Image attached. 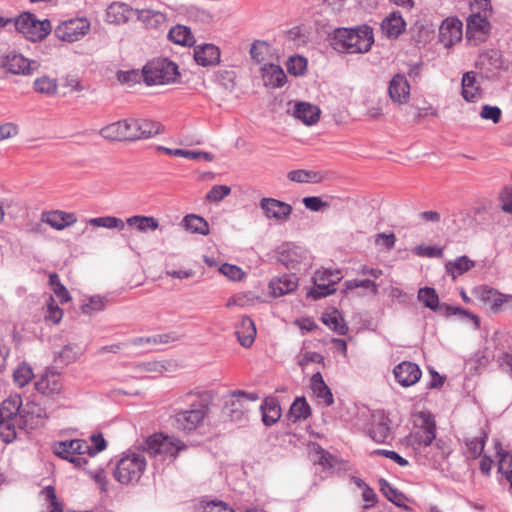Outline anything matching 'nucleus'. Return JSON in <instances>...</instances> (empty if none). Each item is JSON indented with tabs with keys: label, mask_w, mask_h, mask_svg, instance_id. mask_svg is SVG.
Masks as SVG:
<instances>
[{
	"label": "nucleus",
	"mask_w": 512,
	"mask_h": 512,
	"mask_svg": "<svg viewBox=\"0 0 512 512\" xmlns=\"http://www.w3.org/2000/svg\"><path fill=\"white\" fill-rule=\"evenodd\" d=\"M181 400L188 404L190 408L178 412L175 415V421L178 429L190 432L203 423L205 417L208 415L212 397L206 391H190L183 395Z\"/></svg>",
	"instance_id": "f257e3e1"
},
{
	"label": "nucleus",
	"mask_w": 512,
	"mask_h": 512,
	"mask_svg": "<svg viewBox=\"0 0 512 512\" xmlns=\"http://www.w3.org/2000/svg\"><path fill=\"white\" fill-rule=\"evenodd\" d=\"M373 42V32L368 26L336 29L331 39L332 47L342 53H365Z\"/></svg>",
	"instance_id": "f03ea898"
},
{
	"label": "nucleus",
	"mask_w": 512,
	"mask_h": 512,
	"mask_svg": "<svg viewBox=\"0 0 512 512\" xmlns=\"http://www.w3.org/2000/svg\"><path fill=\"white\" fill-rule=\"evenodd\" d=\"M144 449L152 457L173 462L187 445L175 436L155 433L146 439Z\"/></svg>",
	"instance_id": "7ed1b4c3"
},
{
	"label": "nucleus",
	"mask_w": 512,
	"mask_h": 512,
	"mask_svg": "<svg viewBox=\"0 0 512 512\" xmlns=\"http://www.w3.org/2000/svg\"><path fill=\"white\" fill-rule=\"evenodd\" d=\"M146 459L143 454L129 453L123 455L117 462L113 476L121 484L129 485L138 483L146 470Z\"/></svg>",
	"instance_id": "20e7f679"
},
{
	"label": "nucleus",
	"mask_w": 512,
	"mask_h": 512,
	"mask_svg": "<svg viewBox=\"0 0 512 512\" xmlns=\"http://www.w3.org/2000/svg\"><path fill=\"white\" fill-rule=\"evenodd\" d=\"M179 76L178 66L168 59H155L143 68V78L147 85L172 84Z\"/></svg>",
	"instance_id": "39448f33"
},
{
	"label": "nucleus",
	"mask_w": 512,
	"mask_h": 512,
	"mask_svg": "<svg viewBox=\"0 0 512 512\" xmlns=\"http://www.w3.org/2000/svg\"><path fill=\"white\" fill-rule=\"evenodd\" d=\"M53 452L58 457L68 460L76 467L81 468L87 463L85 455L92 454V446L82 439L65 440L55 443L53 445Z\"/></svg>",
	"instance_id": "423d86ee"
},
{
	"label": "nucleus",
	"mask_w": 512,
	"mask_h": 512,
	"mask_svg": "<svg viewBox=\"0 0 512 512\" xmlns=\"http://www.w3.org/2000/svg\"><path fill=\"white\" fill-rule=\"evenodd\" d=\"M340 270H317L313 277L314 287L307 292V297L313 300L329 296L336 292V284L342 279Z\"/></svg>",
	"instance_id": "0eeeda50"
},
{
	"label": "nucleus",
	"mask_w": 512,
	"mask_h": 512,
	"mask_svg": "<svg viewBox=\"0 0 512 512\" xmlns=\"http://www.w3.org/2000/svg\"><path fill=\"white\" fill-rule=\"evenodd\" d=\"M15 27L18 32L33 42L43 40L52 30L49 20H38L30 13H24L16 18Z\"/></svg>",
	"instance_id": "6e6552de"
},
{
	"label": "nucleus",
	"mask_w": 512,
	"mask_h": 512,
	"mask_svg": "<svg viewBox=\"0 0 512 512\" xmlns=\"http://www.w3.org/2000/svg\"><path fill=\"white\" fill-rule=\"evenodd\" d=\"M90 26L86 17H74L61 21L55 27L54 33L60 41L73 43L85 37L90 31Z\"/></svg>",
	"instance_id": "1a4fd4ad"
},
{
	"label": "nucleus",
	"mask_w": 512,
	"mask_h": 512,
	"mask_svg": "<svg viewBox=\"0 0 512 512\" xmlns=\"http://www.w3.org/2000/svg\"><path fill=\"white\" fill-rule=\"evenodd\" d=\"M474 295L481 302L483 307L492 313L504 311L512 302V295L503 294L488 286L477 287L474 290Z\"/></svg>",
	"instance_id": "9d476101"
},
{
	"label": "nucleus",
	"mask_w": 512,
	"mask_h": 512,
	"mask_svg": "<svg viewBox=\"0 0 512 512\" xmlns=\"http://www.w3.org/2000/svg\"><path fill=\"white\" fill-rule=\"evenodd\" d=\"M127 141L133 142L153 137L161 132V124L148 119H126Z\"/></svg>",
	"instance_id": "9b49d317"
},
{
	"label": "nucleus",
	"mask_w": 512,
	"mask_h": 512,
	"mask_svg": "<svg viewBox=\"0 0 512 512\" xmlns=\"http://www.w3.org/2000/svg\"><path fill=\"white\" fill-rule=\"evenodd\" d=\"M490 32V23L487 15L479 12L472 13L467 18L466 36L475 45L483 42Z\"/></svg>",
	"instance_id": "f8f14e48"
},
{
	"label": "nucleus",
	"mask_w": 512,
	"mask_h": 512,
	"mask_svg": "<svg viewBox=\"0 0 512 512\" xmlns=\"http://www.w3.org/2000/svg\"><path fill=\"white\" fill-rule=\"evenodd\" d=\"M0 65L13 74L22 75L30 74L38 68L37 62L30 61L21 54H17L15 52L8 53L1 57Z\"/></svg>",
	"instance_id": "ddd939ff"
},
{
	"label": "nucleus",
	"mask_w": 512,
	"mask_h": 512,
	"mask_svg": "<svg viewBox=\"0 0 512 512\" xmlns=\"http://www.w3.org/2000/svg\"><path fill=\"white\" fill-rule=\"evenodd\" d=\"M484 95V90L474 71L465 72L461 79V96L468 103L479 102Z\"/></svg>",
	"instance_id": "4468645a"
},
{
	"label": "nucleus",
	"mask_w": 512,
	"mask_h": 512,
	"mask_svg": "<svg viewBox=\"0 0 512 512\" xmlns=\"http://www.w3.org/2000/svg\"><path fill=\"white\" fill-rule=\"evenodd\" d=\"M396 381L403 387H410L416 384L421 376L420 367L413 362L403 361L395 366L393 370Z\"/></svg>",
	"instance_id": "2eb2a0df"
},
{
	"label": "nucleus",
	"mask_w": 512,
	"mask_h": 512,
	"mask_svg": "<svg viewBox=\"0 0 512 512\" xmlns=\"http://www.w3.org/2000/svg\"><path fill=\"white\" fill-rule=\"evenodd\" d=\"M462 39V22L457 18L445 19L439 28V41L449 48Z\"/></svg>",
	"instance_id": "dca6fc26"
},
{
	"label": "nucleus",
	"mask_w": 512,
	"mask_h": 512,
	"mask_svg": "<svg viewBox=\"0 0 512 512\" xmlns=\"http://www.w3.org/2000/svg\"><path fill=\"white\" fill-rule=\"evenodd\" d=\"M260 207L269 219L285 221L292 213V206L274 198H263Z\"/></svg>",
	"instance_id": "f3484780"
},
{
	"label": "nucleus",
	"mask_w": 512,
	"mask_h": 512,
	"mask_svg": "<svg viewBox=\"0 0 512 512\" xmlns=\"http://www.w3.org/2000/svg\"><path fill=\"white\" fill-rule=\"evenodd\" d=\"M41 221L56 230H64L65 228L74 225L77 222V217L74 213L65 212L63 210H53L43 212Z\"/></svg>",
	"instance_id": "a211bd4d"
},
{
	"label": "nucleus",
	"mask_w": 512,
	"mask_h": 512,
	"mask_svg": "<svg viewBox=\"0 0 512 512\" xmlns=\"http://www.w3.org/2000/svg\"><path fill=\"white\" fill-rule=\"evenodd\" d=\"M292 114L304 125L312 126L319 121L321 110L317 105L309 102H297L294 105Z\"/></svg>",
	"instance_id": "6ab92c4d"
},
{
	"label": "nucleus",
	"mask_w": 512,
	"mask_h": 512,
	"mask_svg": "<svg viewBox=\"0 0 512 512\" xmlns=\"http://www.w3.org/2000/svg\"><path fill=\"white\" fill-rule=\"evenodd\" d=\"M389 96L398 104H405L410 97V84L404 75H395L389 84Z\"/></svg>",
	"instance_id": "aec40b11"
},
{
	"label": "nucleus",
	"mask_w": 512,
	"mask_h": 512,
	"mask_svg": "<svg viewBox=\"0 0 512 512\" xmlns=\"http://www.w3.org/2000/svg\"><path fill=\"white\" fill-rule=\"evenodd\" d=\"M264 86L271 89L280 88L287 81L284 70L276 64H266L261 68Z\"/></svg>",
	"instance_id": "412c9836"
},
{
	"label": "nucleus",
	"mask_w": 512,
	"mask_h": 512,
	"mask_svg": "<svg viewBox=\"0 0 512 512\" xmlns=\"http://www.w3.org/2000/svg\"><path fill=\"white\" fill-rule=\"evenodd\" d=\"M194 59L201 66L216 65L220 61V50L214 44H201L194 48Z\"/></svg>",
	"instance_id": "4be33fe9"
},
{
	"label": "nucleus",
	"mask_w": 512,
	"mask_h": 512,
	"mask_svg": "<svg viewBox=\"0 0 512 512\" xmlns=\"http://www.w3.org/2000/svg\"><path fill=\"white\" fill-rule=\"evenodd\" d=\"M133 9L126 3L113 2L106 10V20L112 24H125L133 16Z\"/></svg>",
	"instance_id": "5701e85b"
},
{
	"label": "nucleus",
	"mask_w": 512,
	"mask_h": 512,
	"mask_svg": "<svg viewBox=\"0 0 512 512\" xmlns=\"http://www.w3.org/2000/svg\"><path fill=\"white\" fill-rule=\"evenodd\" d=\"M298 287V279L294 274H284L273 278L269 283L271 293L275 297H280L293 292Z\"/></svg>",
	"instance_id": "b1692460"
},
{
	"label": "nucleus",
	"mask_w": 512,
	"mask_h": 512,
	"mask_svg": "<svg viewBox=\"0 0 512 512\" xmlns=\"http://www.w3.org/2000/svg\"><path fill=\"white\" fill-rule=\"evenodd\" d=\"M37 391L45 395H53L61 390V376L57 372L46 371L35 383Z\"/></svg>",
	"instance_id": "393cba45"
},
{
	"label": "nucleus",
	"mask_w": 512,
	"mask_h": 512,
	"mask_svg": "<svg viewBox=\"0 0 512 512\" xmlns=\"http://www.w3.org/2000/svg\"><path fill=\"white\" fill-rule=\"evenodd\" d=\"M99 135L110 142H126L127 129L126 119L112 122L99 130Z\"/></svg>",
	"instance_id": "a878e982"
},
{
	"label": "nucleus",
	"mask_w": 512,
	"mask_h": 512,
	"mask_svg": "<svg viewBox=\"0 0 512 512\" xmlns=\"http://www.w3.org/2000/svg\"><path fill=\"white\" fill-rule=\"evenodd\" d=\"M235 334L243 347H250L256 337V327L253 320L249 317H243L236 325Z\"/></svg>",
	"instance_id": "bb28decb"
},
{
	"label": "nucleus",
	"mask_w": 512,
	"mask_h": 512,
	"mask_svg": "<svg viewBox=\"0 0 512 512\" xmlns=\"http://www.w3.org/2000/svg\"><path fill=\"white\" fill-rule=\"evenodd\" d=\"M406 23L399 12L390 13L381 23V30L388 38H397L404 30Z\"/></svg>",
	"instance_id": "cd10ccee"
},
{
	"label": "nucleus",
	"mask_w": 512,
	"mask_h": 512,
	"mask_svg": "<svg viewBox=\"0 0 512 512\" xmlns=\"http://www.w3.org/2000/svg\"><path fill=\"white\" fill-rule=\"evenodd\" d=\"M390 435V420L383 413L373 415L371 438L377 443H384Z\"/></svg>",
	"instance_id": "c85d7f7f"
},
{
	"label": "nucleus",
	"mask_w": 512,
	"mask_h": 512,
	"mask_svg": "<svg viewBox=\"0 0 512 512\" xmlns=\"http://www.w3.org/2000/svg\"><path fill=\"white\" fill-rule=\"evenodd\" d=\"M124 222L131 230L140 233L155 231L159 228V221L153 216L133 215L128 217Z\"/></svg>",
	"instance_id": "c756f323"
},
{
	"label": "nucleus",
	"mask_w": 512,
	"mask_h": 512,
	"mask_svg": "<svg viewBox=\"0 0 512 512\" xmlns=\"http://www.w3.org/2000/svg\"><path fill=\"white\" fill-rule=\"evenodd\" d=\"M22 406V398L20 395H11L0 404V419L15 420Z\"/></svg>",
	"instance_id": "7c9ffc66"
},
{
	"label": "nucleus",
	"mask_w": 512,
	"mask_h": 512,
	"mask_svg": "<svg viewBox=\"0 0 512 512\" xmlns=\"http://www.w3.org/2000/svg\"><path fill=\"white\" fill-rule=\"evenodd\" d=\"M135 13L138 20L150 28H160L166 22L165 14L157 10L145 8L136 10Z\"/></svg>",
	"instance_id": "2f4dec72"
},
{
	"label": "nucleus",
	"mask_w": 512,
	"mask_h": 512,
	"mask_svg": "<svg viewBox=\"0 0 512 512\" xmlns=\"http://www.w3.org/2000/svg\"><path fill=\"white\" fill-rule=\"evenodd\" d=\"M311 415V407L304 397H297L292 403L288 417L293 423L306 420Z\"/></svg>",
	"instance_id": "473e14b6"
},
{
	"label": "nucleus",
	"mask_w": 512,
	"mask_h": 512,
	"mask_svg": "<svg viewBox=\"0 0 512 512\" xmlns=\"http://www.w3.org/2000/svg\"><path fill=\"white\" fill-rule=\"evenodd\" d=\"M311 388L316 397L321 399L325 405L330 406L333 403V395L320 373L312 376Z\"/></svg>",
	"instance_id": "72a5a7b5"
},
{
	"label": "nucleus",
	"mask_w": 512,
	"mask_h": 512,
	"mask_svg": "<svg viewBox=\"0 0 512 512\" xmlns=\"http://www.w3.org/2000/svg\"><path fill=\"white\" fill-rule=\"evenodd\" d=\"M169 39L178 45L191 46L194 43V37L189 27L176 25L172 27L168 34Z\"/></svg>",
	"instance_id": "f704fd0d"
},
{
	"label": "nucleus",
	"mask_w": 512,
	"mask_h": 512,
	"mask_svg": "<svg viewBox=\"0 0 512 512\" xmlns=\"http://www.w3.org/2000/svg\"><path fill=\"white\" fill-rule=\"evenodd\" d=\"M262 420L265 425L276 423L281 417V408L273 399H266L261 405Z\"/></svg>",
	"instance_id": "c9c22d12"
},
{
	"label": "nucleus",
	"mask_w": 512,
	"mask_h": 512,
	"mask_svg": "<svg viewBox=\"0 0 512 512\" xmlns=\"http://www.w3.org/2000/svg\"><path fill=\"white\" fill-rule=\"evenodd\" d=\"M182 224L184 228L191 233L207 235L209 233V225L207 221L194 214L187 215L183 218Z\"/></svg>",
	"instance_id": "e433bc0d"
},
{
	"label": "nucleus",
	"mask_w": 512,
	"mask_h": 512,
	"mask_svg": "<svg viewBox=\"0 0 512 512\" xmlns=\"http://www.w3.org/2000/svg\"><path fill=\"white\" fill-rule=\"evenodd\" d=\"M287 178L296 183H318L322 176L313 170L297 169L288 172Z\"/></svg>",
	"instance_id": "4c0bfd02"
},
{
	"label": "nucleus",
	"mask_w": 512,
	"mask_h": 512,
	"mask_svg": "<svg viewBox=\"0 0 512 512\" xmlns=\"http://www.w3.org/2000/svg\"><path fill=\"white\" fill-rule=\"evenodd\" d=\"M88 225L93 227H101L106 229H117L119 231L124 230L125 222L118 217L115 216H103L91 218L87 221Z\"/></svg>",
	"instance_id": "58836bf2"
},
{
	"label": "nucleus",
	"mask_w": 512,
	"mask_h": 512,
	"mask_svg": "<svg viewBox=\"0 0 512 512\" xmlns=\"http://www.w3.org/2000/svg\"><path fill=\"white\" fill-rule=\"evenodd\" d=\"M474 266L473 261H471L466 256H461L457 258L455 261H450L446 264V270L452 278H457L461 276L468 270H470Z\"/></svg>",
	"instance_id": "ea45409f"
},
{
	"label": "nucleus",
	"mask_w": 512,
	"mask_h": 512,
	"mask_svg": "<svg viewBox=\"0 0 512 512\" xmlns=\"http://www.w3.org/2000/svg\"><path fill=\"white\" fill-rule=\"evenodd\" d=\"M380 489L389 501L393 502L398 507L407 508V497L392 487L385 479L380 480Z\"/></svg>",
	"instance_id": "a19ab883"
},
{
	"label": "nucleus",
	"mask_w": 512,
	"mask_h": 512,
	"mask_svg": "<svg viewBox=\"0 0 512 512\" xmlns=\"http://www.w3.org/2000/svg\"><path fill=\"white\" fill-rule=\"evenodd\" d=\"M33 87L37 93L52 96L57 93L58 84L54 78L41 76L34 81Z\"/></svg>",
	"instance_id": "79ce46f5"
},
{
	"label": "nucleus",
	"mask_w": 512,
	"mask_h": 512,
	"mask_svg": "<svg viewBox=\"0 0 512 512\" xmlns=\"http://www.w3.org/2000/svg\"><path fill=\"white\" fill-rule=\"evenodd\" d=\"M322 321L325 325L340 335H344L348 330L347 326L343 323V319L336 310L324 313Z\"/></svg>",
	"instance_id": "37998d69"
},
{
	"label": "nucleus",
	"mask_w": 512,
	"mask_h": 512,
	"mask_svg": "<svg viewBox=\"0 0 512 512\" xmlns=\"http://www.w3.org/2000/svg\"><path fill=\"white\" fill-rule=\"evenodd\" d=\"M34 377L32 367L26 363H21L13 372V379L17 386L24 387Z\"/></svg>",
	"instance_id": "c03bdc74"
},
{
	"label": "nucleus",
	"mask_w": 512,
	"mask_h": 512,
	"mask_svg": "<svg viewBox=\"0 0 512 512\" xmlns=\"http://www.w3.org/2000/svg\"><path fill=\"white\" fill-rule=\"evenodd\" d=\"M420 418L422 423L420 429L417 432L426 434V441L433 442L436 438V423L434 418L427 413L421 412Z\"/></svg>",
	"instance_id": "a18cd8bd"
},
{
	"label": "nucleus",
	"mask_w": 512,
	"mask_h": 512,
	"mask_svg": "<svg viewBox=\"0 0 512 512\" xmlns=\"http://www.w3.org/2000/svg\"><path fill=\"white\" fill-rule=\"evenodd\" d=\"M44 319L53 324H59L63 318V310L56 304L54 298L49 296L46 300Z\"/></svg>",
	"instance_id": "49530a36"
},
{
	"label": "nucleus",
	"mask_w": 512,
	"mask_h": 512,
	"mask_svg": "<svg viewBox=\"0 0 512 512\" xmlns=\"http://www.w3.org/2000/svg\"><path fill=\"white\" fill-rule=\"evenodd\" d=\"M307 69V61L304 57L295 55L291 56L287 62V70L290 74L299 76L303 75Z\"/></svg>",
	"instance_id": "de8ad7c7"
},
{
	"label": "nucleus",
	"mask_w": 512,
	"mask_h": 512,
	"mask_svg": "<svg viewBox=\"0 0 512 512\" xmlns=\"http://www.w3.org/2000/svg\"><path fill=\"white\" fill-rule=\"evenodd\" d=\"M418 298L424 305L430 309L438 307L439 299L435 290L429 287L421 288L418 292Z\"/></svg>",
	"instance_id": "09e8293b"
},
{
	"label": "nucleus",
	"mask_w": 512,
	"mask_h": 512,
	"mask_svg": "<svg viewBox=\"0 0 512 512\" xmlns=\"http://www.w3.org/2000/svg\"><path fill=\"white\" fill-rule=\"evenodd\" d=\"M106 300L101 296H92L89 298L87 303L81 306V310L84 314L90 315L95 312H99L105 309Z\"/></svg>",
	"instance_id": "8fccbe9b"
},
{
	"label": "nucleus",
	"mask_w": 512,
	"mask_h": 512,
	"mask_svg": "<svg viewBox=\"0 0 512 512\" xmlns=\"http://www.w3.org/2000/svg\"><path fill=\"white\" fill-rule=\"evenodd\" d=\"M344 286H345V291L353 290L356 288H366V289H369L373 295H376L378 293V285L374 281L369 280V279L348 280L344 283Z\"/></svg>",
	"instance_id": "3c124183"
},
{
	"label": "nucleus",
	"mask_w": 512,
	"mask_h": 512,
	"mask_svg": "<svg viewBox=\"0 0 512 512\" xmlns=\"http://www.w3.org/2000/svg\"><path fill=\"white\" fill-rule=\"evenodd\" d=\"M485 438L486 435L484 434L481 437H475L466 442L469 457L476 459L482 454L485 446Z\"/></svg>",
	"instance_id": "603ef678"
},
{
	"label": "nucleus",
	"mask_w": 512,
	"mask_h": 512,
	"mask_svg": "<svg viewBox=\"0 0 512 512\" xmlns=\"http://www.w3.org/2000/svg\"><path fill=\"white\" fill-rule=\"evenodd\" d=\"M0 438L6 442H12L16 438V428L14 420L0 419Z\"/></svg>",
	"instance_id": "864d4df0"
},
{
	"label": "nucleus",
	"mask_w": 512,
	"mask_h": 512,
	"mask_svg": "<svg viewBox=\"0 0 512 512\" xmlns=\"http://www.w3.org/2000/svg\"><path fill=\"white\" fill-rule=\"evenodd\" d=\"M173 156L183 157L192 160H205L209 162L213 160V155L211 153L201 151H189L184 149H176V151L173 153Z\"/></svg>",
	"instance_id": "5fc2aeb1"
},
{
	"label": "nucleus",
	"mask_w": 512,
	"mask_h": 512,
	"mask_svg": "<svg viewBox=\"0 0 512 512\" xmlns=\"http://www.w3.org/2000/svg\"><path fill=\"white\" fill-rule=\"evenodd\" d=\"M231 193V188L226 185H215L206 195V199L211 202H219Z\"/></svg>",
	"instance_id": "6e6d98bb"
},
{
	"label": "nucleus",
	"mask_w": 512,
	"mask_h": 512,
	"mask_svg": "<svg viewBox=\"0 0 512 512\" xmlns=\"http://www.w3.org/2000/svg\"><path fill=\"white\" fill-rule=\"evenodd\" d=\"M219 271L225 275L228 279L233 281H240L244 277L245 273L242 271V269L236 265L231 264H223Z\"/></svg>",
	"instance_id": "4d7b16f0"
},
{
	"label": "nucleus",
	"mask_w": 512,
	"mask_h": 512,
	"mask_svg": "<svg viewBox=\"0 0 512 512\" xmlns=\"http://www.w3.org/2000/svg\"><path fill=\"white\" fill-rule=\"evenodd\" d=\"M253 303V297L249 293H238L227 300L226 307H246Z\"/></svg>",
	"instance_id": "13d9d810"
},
{
	"label": "nucleus",
	"mask_w": 512,
	"mask_h": 512,
	"mask_svg": "<svg viewBox=\"0 0 512 512\" xmlns=\"http://www.w3.org/2000/svg\"><path fill=\"white\" fill-rule=\"evenodd\" d=\"M396 243V236L394 233H379L375 236V244L376 246L384 249L391 250Z\"/></svg>",
	"instance_id": "bf43d9fd"
},
{
	"label": "nucleus",
	"mask_w": 512,
	"mask_h": 512,
	"mask_svg": "<svg viewBox=\"0 0 512 512\" xmlns=\"http://www.w3.org/2000/svg\"><path fill=\"white\" fill-rule=\"evenodd\" d=\"M501 109L497 106L484 105L480 112L482 119L491 120L493 123H498L501 119Z\"/></svg>",
	"instance_id": "052dcab7"
},
{
	"label": "nucleus",
	"mask_w": 512,
	"mask_h": 512,
	"mask_svg": "<svg viewBox=\"0 0 512 512\" xmlns=\"http://www.w3.org/2000/svg\"><path fill=\"white\" fill-rule=\"evenodd\" d=\"M231 406L238 408L243 407V403L247 401H256L258 396L256 394H249L244 391H235L232 394Z\"/></svg>",
	"instance_id": "680f3d73"
},
{
	"label": "nucleus",
	"mask_w": 512,
	"mask_h": 512,
	"mask_svg": "<svg viewBox=\"0 0 512 512\" xmlns=\"http://www.w3.org/2000/svg\"><path fill=\"white\" fill-rule=\"evenodd\" d=\"M501 209L512 214V186L504 187L499 195Z\"/></svg>",
	"instance_id": "e2e57ef3"
},
{
	"label": "nucleus",
	"mask_w": 512,
	"mask_h": 512,
	"mask_svg": "<svg viewBox=\"0 0 512 512\" xmlns=\"http://www.w3.org/2000/svg\"><path fill=\"white\" fill-rule=\"evenodd\" d=\"M371 456L381 455L386 458H389L396 462L398 465L405 467L408 465V461L400 456L397 452L385 449H376L370 453Z\"/></svg>",
	"instance_id": "0e129e2a"
},
{
	"label": "nucleus",
	"mask_w": 512,
	"mask_h": 512,
	"mask_svg": "<svg viewBox=\"0 0 512 512\" xmlns=\"http://www.w3.org/2000/svg\"><path fill=\"white\" fill-rule=\"evenodd\" d=\"M268 51L267 43L263 41H255L250 49L251 57L257 62H262L264 60V53Z\"/></svg>",
	"instance_id": "69168bd1"
},
{
	"label": "nucleus",
	"mask_w": 512,
	"mask_h": 512,
	"mask_svg": "<svg viewBox=\"0 0 512 512\" xmlns=\"http://www.w3.org/2000/svg\"><path fill=\"white\" fill-rule=\"evenodd\" d=\"M202 512H235L227 503L223 501H211L203 505Z\"/></svg>",
	"instance_id": "338daca9"
},
{
	"label": "nucleus",
	"mask_w": 512,
	"mask_h": 512,
	"mask_svg": "<svg viewBox=\"0 0 512 512\" xmlns=\"http://www.w3.org/2000/svg\"><path fill=\"white\" fill-rule=\"evenodd\" d=\"M407 442L411 446L415 448L419 447H427L432 444V442L426 441V434L420 432H413L407 437Z\"/></svg>",
	"instance_id": "774afa93"
}]
</instances>
